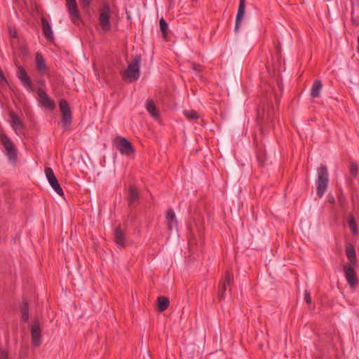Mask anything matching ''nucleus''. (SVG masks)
<instances>
[{
  "label": "nucleus",
  "instance_id": "f257e3e1",
  "mask_svg": "<svg viewBox=\"0 0 359 359\" xmlns=\"http://www.w3.org/2000/svg\"><path fill=\"white\" fill-rule=\"evenodd\" d=\"M142 57L140 55H136L128 65L127 69L121 72L122 79L129 83L137 80L140 76V63Z\"/></svg>",
  "mask_w": 359,
  "mask_h": 359
},
{
  "label": "nucleus",
  "instance_id": "f03ea898",
  "mask_svg": "<svg viewBox=\"0 0 359 359\" xmlns=\"http://www.w3.org/2000/svg\"><path fill=\"white\" fill-rule=\"evenodd\" d=\"M100 15L99 22L102 29L104 32L110 31L111 25L110 23V7L107 2L102 4V7L99 8Z\"/></svg>",
  "mask_w": 359,
  "mask_h": 359
},
{
  "label": "nucleus",
  "instance_id": "7ed1b4c3",
  "mask_svg": "<svg viewBox=\"0 0 359 359\" xmlns=\"http://www.w3.org/2000/svg\"><path fill=\"white\" fill-rule=\"evenodd\" d=\"M60 110L62 114L61 121L65 130H67L72 122V113L68 102L64 100H60L59 102Z\"/></svg>",
  "mask_w": 359,
  "mask_h": 359
},
{
  "label": "nucleus",
  "instance_id": "20e7f679",
  "mask_svg": "<svg viewBox=\"0 0 359 359\" xmlns=\"http://www.w3.org/2000/svg\"><path fill=\"white\" fill-rule=\"evenodd\" d=\"M114 143L116 148L123 155L130 156L135 152L133 144L126 137H116L114 139Z\"/></svg>",
  "mask_w": 359,
  "mask_h": 359
},
{
  "label": "nucleus",
  "instance_id": "39448f33",
  "mask_svg": "<svg viewBox=\"0 0 359 359\" xmlns=\"http://www.w3.org/2000/svg\"><path fill=\"white\" fill-rule=\"evenodd\" d=\"M1 142L6 150V156L13 162L17 160V150L11 139L4 133L0 135Z\"/></svg>",
  "mask_w": 359,
  "mask_h": 359
},
{
  "label": "nucleus",
  "instance_id": "423d86ee",
  "mask_svg": "<svg viewBox=\"0 0 359 359\" xmlns=\"http://www.w3.org/2000/svg\"><path fill=\"white\" fill-rule=\"evenodd\" d=\"M233 283V276L231 271H227L224 278L220 280L218 286V297L219 300L224 298V294L227 286H231Z\"/></svg>",
  "mask_w": 359,
  "mask_h": 359
},
{
  "label": "nucleus",
  "instance_id": "0eeeda50",
  "mask_svg": "<svg viewBox=\"0 0 359 359\" xmlns=\"http://www.w3.org/2000/svg\"><path fill=\"white\" fill-rule=\"evenodd\" d=\"M32 344L34 347H39L41 344V328L39 319L36 318L31 327Z\"/></svg>",
  "mask_w": 359,
  "mask_h": 359
},
{
  "label": "nucleus",
  "instance_id": "6e6552de",
  "mask_svg": "<svg viewBox=\"0 0 359 359\" xmlns=\"http://www.w3.org/2000/svg\"><path fill=\"white\" fill-rule=\"evenodd\" d=\"M17 77L20 81L22 85L29 91H33V83L27 75L25 69L22 66L18 67Z\"/></svg>",
  "mask_w": 359,
  "mask_h": 359
},
{
  "label": "nucleus",
  "instance_id": "1a4fd4ad",
  "mask_svg": "<svg viewBox=\"0 0 359 359\" xmlns=\"http://www.w3.org/2000/svg\"><path fill=\"white\" fill-rule=\"evenodd\" d=\"M67 11L73 23L76 24L81 20V15L76 0H65Z\"/></svg>",
  "mask_w": 359,
  "mask_h": 359
},
{
  "label": "nucleus",
  "instance_id": "9d476101",
  "mask_svg": "<svg viewBox=\"0 0 359 359\" xmlns=\"http://www.w3.org/2000/svg\"><path fill=\"white\" fill-rule=\"evenodd\" d=\"M345 277L351 287H355L358 284V278L353 267L350 264L344 266Z\"/></svg>",
  "mask_w": 359,
  "mask_h": 359
},
{
  "label": "nucleus",
  "instance_id": "9b49d317",
  "mask_svg": "<svg viewBox=\"0 0 359 359\" xmlns=\"http://www.w3.org/2000/svg\"><path fill=\"white\" fill-rule=\"evenodd\" d=\"M38 95L39 97V102L41 105L48 109H53L55 107V103L50 100L47 93L41 88L38 90Z\"/></svg>",
  "mask_w": 359,
  "mask_h": 359
},
{
  "label": "nucleus",
  "instance_id": "f8f14e48",
  "mask_svg": "<svg viewBox=\"0 0 359 359\" xmlns=\"http://www.w3.org/2000/svg\"><path fill=\"white\" fill-rule=\"evenodd\" d=\"M245 7V0H240L238 11H237V14H236V22H235V27H234V30L236 32H238L239 27H240L241 22L244 16Z\"/></svg>",
  "mask_w": 359,
  "mask_h": 359
},
{
  "label": "nucleus",
  "instance_id": "ddd939ff",
  "mask_svg": "<svg viewBox=\"0 0 359 359\" xmlns=\"http://www.w3.org/2000/svg\"><path fill=\"white\" fill-rule=\"evenodd\" d=\"M41 25L45 38L49 41H53V33L50 25L48 20L43 17L41 18Z\"/></svg>",
  "mask_w": 359,
  "mask_h": 359
},
{
  "label": "nucleus",
  "instance_id": "4468645a",
  "mask_svg": "<svg viewBox=\"0 0 359 359\" xmlns=\"http://www.w3.org/2000/svg\"><path fill=\"white\" fill-rule=\"evenodd\" d=\"M114 242L120 248L126 245L125 234L120 226H117L114 231Z\"/></svg>",
  "mask_w": 359,
  "mask_h": 359
},
{
  "label": "nucleus",
  "instance_id": "2eb2a0df",
  "mask_svg": "<svg viewBox=\"0 0 359 359\" xmlns=\"http://www.w3.org/2000/svg\"><path fill=\"white\" fill-rule=\"evenodd\" d=\"M166 223L169 231H172L173 229L177 228V220L175 217L174 211L170 209L168 210L166 215Z\"/></svg>",
  "mask_w": 359,
  "mask_h": 359
},
{
  "label": "nucleus",
  "instance_id": "dca6fc26",
  "mask_svg": "<svg viewBox=\"0 0 359 359\" xmlns=\"http://www.w3.org/2000/svg\"><path fill=\"white\" fill-rule=\"evenodd\" d=\"M128 205L132 206L138 203L140 194L138 189L133 185H130L128 189Z\"/></svg>",
  "mask_w": 359,
  "mask_h": 359
},
{
  "label": "nucleus",
  "instance_id": "f3484780",
  "mask_svg": "<svg viewBox=\"0 0 359 359\" xmlns=\"http://www.w3.org/2000/svg\"><path fill=\"white\" fill-rule=\"evenodd\" d=\"M36 60V69L41 74H43L46 70V61L42 55V54L39 52L36 53L35 56Z\"/></svg>",
  "mask_w": 359,
  "mask_h": 359
},
{
  "label": "nucleus",
  "instance_id": "a211bd4d",
  "mask_svg": "<svg viewBox=\"0 0 359 359\" xmlns=\"http://www.w3.org/2000/svg\"><path fill=\"white\" fill-rule=\"evenodd\" d=\"M346 253L351 264L353 266H355L357 264V257L355 248L352 245L348 244L346 245Z\"/></svg>",
  "mask_w": 359,
  "mask_h": 359
},
{
  "label": "nucleus",
  "instance_id": "6ab92c4d",
  "mask_svg": "<svg viewBox=\"0 0 359 359\" xmlns=\"http://www.w3.org/2000/svg\"><path fill=\"white\" fill-rule=\"evenodd\" d=\"M322 88V82L320 80L314 81L311 90V96L313 98L318 97L320 96V93Z\"/></svg>",
  "mask_w": 359,
  "mask_h": 359
},
{
  "label": "nucleus",
  "instance_id": "aec40b11",
  "mask_svg": "<svg viewBox=\"0 0 359 359\" xmlns=\"http://www.w3.org/2000/svg\"><path fill=\"white\" fill-rule=\"evenodd\" d=\"M146 109L153 118H158L159 114L153 100H149L147 101Z\"/></svg>",
  "mask_w": 359,
  "mask_h": 359
},
{
  "label": "nucleus",
  "instance_id": "412c9836",
  "mask_svg": "<svg viewBox=\"0 0 359 359\" xmlns=\"http://www.w3.org/2000/svg\"><path fill=\"white\" fill-rule=\"evenodd\" d=\"M20 309L22 313V321L27 323L29 320V304L27 300H22Z\"/></svg>",
  "mask_w": 359,
  "mask_h": 359
},
{
  "label": "nucleus",
  "instance_id": "4be33fe9",
  "mask_svg": "<svg viewBox=\"0 0 359 359\" xmlns=\"http://www.w3.org/2000/svg\"><path fill=\"white\" fill-rule=\"evenodd\" d=\"M170 304V300L168 298L160 296L157 298V306L158 309L160 312L165 311Z\"/></svg>",
  "mask_w": 359,
  "mask_h": 359
},
{
  "label": "nucleus",
  "instance_id": "5701e85b",
  "mask_svg": "<svg viewBox=\"0 0 359 359\" xmlns=\"http://www.w3.org/2000/svg\"><path fill=\"white\" fill-rule=\"evenodd\" d=\"M257 160L259 165L262 167L265 165L266 161V151L262 148H259L257 150Z\"/></svg>",
  "mask_w": 359,
  "mask_h": 359
},
{
  "label": "nucleus",
  "instance_id": "b1692460",
  "mask_svg": "<svg viewBox=\"0 0 359 359\" xmlns=\"http://www.w3.org/2000/svg\"><path fill=\"white\" fill-rule=\"evenodd\" d=\"M10 116L12 120V126L16 127L15 130L24 128V125L22 124V121L19 119L18 116L13 111L10 112Z\"/></svg>",
  "mask_w": 359,
  "mask_h": 359
},
{
  "label": "nucleus",
  "instance_id": "393cba45",
  "mask_svg": "<svg viewBox=\"0 0 359 359\" xmlns=\"http://www.w3.org/2000/svg\"><path fill=\"white\" fill-rule=\"evenodd\" d=\"M327 187V181H318L317 184V194L319 198H321L325 194Z\"/></svg>",
  "mask_w": 359,
  "mask_h": 359
},
{
  "label": "nucleus",
  "instance_id": "a878e982",
  "mask_svg": "<svg viewBox=\"0 0 359 359\" xmlns=\"http://www.w3.org/2000/svg\"><path fill=\"white\" fill-rule=\"evenodd\" d=\"M328 172L325 165H321L318 168V180H327Z\"/></svg>",
  "mask_w": 359,
  "mask_h": 359
},
{
  "label": "nucleus",
  "instance_id": "bb28decb",
  "mask_svg": "<svg viewBox=\"0 0 359 359\" xmlns=\"http://www.w3.org/2000/svg\"><path fill=\"white\" fill-rule=\"evenodd\" d=\"M52 188L61 196H64V191L59 184V181H48Z\"/></svg>",
  "mask_w": 359,
  "mask_h": 359
},
{
  "label": "nucleus",
  "instance_id": "cd10ccee",
  "mask_svg": "<svg viewBox=\"0 0 359 359\" xmlns=\"http://www.w3.org/2000/svg\"><path fill=\"white\" fill-rule=\"evenodd\" d=\"M349 172L351 177L356 178L359 172L358 165L355 163L350 161Z\"/></svg>",
  "mask_w": 359,
  "mask_h": 359
},
{
  "label": "nucleus",
  "instance_id": "c85d7f7f",
  "mask_svg": "<svg viewBox=\"0 0 359 359\" xmlns=\"http://www.w3.org/2000/svg\"><path fill=\"white\" fill-rule=\"evenodd\" d=\"M160 29L164 38H166L168 30V25L166 21L162 18L159 21Z\"/></svg>",
  "mask_w": 359,
  "mask_h": 359
},
{
  "label": "nucleus",
  "instance_id": "c756f323",
  "mask_svg": "<svg viewBox=\"0 0 359 359\" xmlns=\"http://www.w3.org/2000/svg\"><path fill=\"white\" fill-rule=\"evenodd\" d=\"M183 113L184 116L190 120H196L199 117L197 111L195 110H185Z\"/></svg>",
  "mask_w": 359,
  "mask_h": 359
},
{
  "label": "nucleus",
  "instance_id": "7c9ffc66",
  "mask_svg": "<svg viewBox=\"0 0 359 359\" xmlns=\"http://www.w3.org/2000/svg\"><path fill=\"white\" fill-rule=\"evenodd\" d=\"M44 173L46 175L47 180H57L53 172V170L51 168L46 167L44 169Z\"/></svg>",
  "mask_w": 359,
  "mask_h": 359
},
{
  "label": "nucleus",
  "instance_id": "2f4dec72",
  "mask_svg": "<svg viewBox=\"0 0 359 359\" xmlns=\"http://www.w3.org/2000/svg\"><path fill=\"white\" fill-rule=\"evenodd\" d=\"M348 225L353 233H357V225L355 219L351 216L348 219Z\"/></svg>",
  "mask_w": 359,
  "mask_h": 359
},
{
  "label": "nucleus",
  "instance_id": "473e14b6",
  "mask_svg": "<svg viewBox=\"0 0 359 359\" xmlns=\"http://www.w3.org/2000/svg\"><path fill=\"white\" fill-rule=\"evenodd\" d=\"M0 359H8V352L6 349H0Z\"/></svg>",
  "mask_w": 359,
  "mask_h": 359
},
{
  "label": "nucleus",
  "instance_id": "72a5a7b5",
  "mask_svg": "<svg viewBox=\"0 0 359 359\" xmlns=\"http://www.w3.org/2000/svg\"><path fill=\"white\" fill-rule=\"evenodd\" d=\"M304 300L307 304L311 303V297L310 295V292L308 290H305L304 292Z\"/></svg>",
  "mask_w": 359,
  "mask_h": 359
},
{
  "label": "nucleus",
  "instance_id": "f704fd0d",
  "mask_svg": "<svg viewBox=\"0 0 359 359\" xmlns=\"http://www.w3.org/2000/svg\"><path fill=\"white\" fill-rule=\"evenodd\" d=\"M7 83L6 79L5 77V75L0 68V83Z\"/></svg>",
  "mask_w": 359,
  "mask_h": 359
},
{
  "label": "nucleus",
  "instance_id": "c9c22d12",
  "mask_svg": "<svg viewBox=\"0 0 359 359\" xmlns=\"http://www.w3.org/2000/svg\"><path fill=\"white\" fill-rule=\"evenodd\" d=\"M81 2L83 7L89 8L91 4V0H81Z\"/></svg>",
  "mask_w": 359,
  "mask_h": 359
},
{
  "label": "nucleus",
  "instance_id": "e433bc0d",
  "mask_svg": "<svg viewBox=\"0 0 359 359\" xmlns=\"http://www.w3.org/2000/svg\"><path fill=\"white\" fill-rule=\"evenodd\" d=\"M10 35L13 38H17L18 34H17L16 30H11V29L10 30Z\"/></svg>",
  "mask_w": 359,
  "mask_h": 359
},
{
  "label": "nucleus",
  "instance_id": "4c0bfd02",
  "mask_svg": "<svg viewBox=\"0 0 359 359\" xmlns=\"http://www.w3.org/2000/svg\"><path fill=\"white\" fill-rule=\"evenodd\" d=\"M257 114H258V116L259 117V116H261V115H260V110H259V109L258 110Z\"/></svg>",
  "mask_w": 359,
  "mask_h": 359
},
{
  "label": "nucleus",
  "instance_id": "58836bf2",
  "mask_svg": "<svg viewBox=\"0 0 359 359\" xmlns=\"http://www.w3.org/2000/svg\"><path fill=\"white\" fill-rule=\"evenodd\" d=\"M20 354L22 355V348L20 349Z\"/></svg>",
  "mask_w": 359,
  "mask_h": 359
},
{
  "label": "nucleus",
  "instance_id": "ea45409f",
  "mask_svg": "<svg viewBox=\"0 0 359 359\" xmlns=\"http://www.w3.org/2000/svg\"><path fill=\"white\" fill-rule=\"evenodd\" d=\"M194 69L195 70H196V69H197V67H196V65H195V64H194Z\"/></svg>",
  "mask_w": 359,
  "mask_h": 359
},
{
  "label": "nucleus",
  "instance_id": "a19ab883",
  "mask_svg": "<svg viewBox=\"0 0 359 359\" xmlns=\"http://www.w3.org/2000/svg\"><path fill=\"white\" fill-rule=\"evenodd\" d=\"M330 201H331V203H334V199H330Z\"/></svg>",
  "mask_w": 359,
  "mask_h": 359
},
{
  "label": "nucleus",
  "instance_id": "79ce46f5",
  "mask_svg": "<svg viewBox=\"0 0 359 359\" xmlns=\"http://www.w3.org/2000/svg\"><path fill=\"white\" fill-rule=\"evenodd\" d=\"M330 201H331V203H334V199H330Z\"/></svg>",
  "mask_w": 359,
  "mask_h": 359
},
{
  "label": "nucleus",
  "instance_id": "37998d69",
  "mask_svg": "<svg viewBox=\"0 0 359 359\" xmlns=\"http://www.w3.org/2000/svg\"><path fill=\"white\" fill-rule=\"evenodd\" d=\"M262 119H264V114L262 115V116L261 117Z\"/></svg>",
  "mask_w": 359,
  "mask_h": 359
}]
</instances>
